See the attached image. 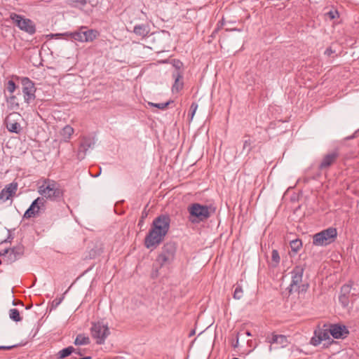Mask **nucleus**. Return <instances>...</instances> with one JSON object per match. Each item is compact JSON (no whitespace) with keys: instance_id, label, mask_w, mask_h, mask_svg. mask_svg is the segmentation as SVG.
<instances>
[{"instance_id":"f257e3e1","label":"nucleus","mask_w":359,"mask_h":359,"mask_svg":"<svg viewBox=\"0 0 359 359\" xmlns=\"http://www.w3.org/2000/svg\"><path fill=\"white\" fill-rule=\"evenodd\" d=\"M170 218L168 215H161L152 222L151 229L144 238L147 249L156 248L164 239L170 229Z\"/></svg>"},{"instance_id":"f03ea898","label":"nucleus","mask_w":359,"mask_h":359,"mask_svg":"<svg viewBox=\"0 0 359 359\" xmlns=\"http://www.w3.org/2000/svg\"><path fill=\"white\" fill-rule=\"evenodd\" d=\"M187 210L189 214V220L192 223H198L208 219L215 212V208L194 203L188 206Z\"/></svg>"},{"instance_id":"7ed1b4c3","label":"nucleus","mask_w":359,"mask_h":359,"mask_svg":"<svg viewBox=\"0 0 359 359\" xmlns=\"http://www.w3.org/2000/svg\"><path fill=\"white\" fill-rule=\"evenodd\" d=\"M39 193L43 197L50 201H57L62 197V191L59 185L53 180H44L43 184L39 186Z\"/></svg>"},{"instance_id":"20e7f679","label":"nucleus","mask_w":359,"mask_h":359,"mask_svg":"<svg viewBox=\"0 0 359 359\" xmlns=\"http://www.w3.org/2000/svg\"><path fill=\"white\" fill-rule=\"evenodd\" d=\"M177 246L173 242H168L161 248V251L156 257V262L161 267L170 265L175 257Z\"/></svg>"},{"instance_id":"39448f33","label":"nucleus","mask_w":359,"mask_h":359,"mask_svg":"<svg viewBox=\"0 0 359 359\" xmlns=\"http://www.w3.org/2000/svg\"><path fill=\"white\" fill-rule=\"evenodd\" d=\"M337 236V229L330 227L316 233L313 237V244L317 246H326L334 242Z\"/></svg>"},{"instance_id":"423d86ee","label":"nucleus","mask_w":359,"mask_h":359,"mask_svg":"<svg viewBox=\"0 0 359 359\" xmlns=\"http://www.w3.org/2000/svg\"><path fill=\"white\" fill-rule=\"evenodd\" d=\"M10 19L20 30L24 31L31 35L36 32V26L32 20L26 18L24 16L15 13H11L10 14Z\"/></svg>"},{"instance_id":"0eeeda50","label":"nucleus","mask_w":359,"mask_h":359,"mask_svg":"<svg viewBox=\"0 0 359 359\" xmlns=\"http://www.w3.org/2000/svg\"><path fill=\"white\" fill-rule=\"evenodd\" d=\"M90 332L97 344H103L110 334L108 326L102 322L93 323Z\"/></svg>"},{"instance_id":"6e6552de","label":"nucleus","mask_w":359,"mask_h":359,"mask_svg":"<svg viewBox=\"0 0 359 359\" xmlns=\"http://www.w3.org/2000/svg\"><path fill=\"white\" fill-rule=\"evenodd\" d=\"M22 85V91L23 93L24 101L27 104L32 102L35 98L36 87L34 83L27 77H23L21 79Z\"/></svg>"},{"instance_id":"1a4fd4ad","label":"nucleus","mask_w":359,"mask_h":359,"mask_svg":"<svg viewBox=\"0 0 359 359\" xmlns=\"http://www.w3.org/2000/svg\"><path fill=\"white\" fill-rule=\"evenodd\" d=\"M304 271V269L302 266H296L292 269L291 272L292 280L288 287L290 293L298 290L299 285L302 281Z\"/></svg>"},{"instance_id":"9d476101","label":"nucleus","mask_w":359,"mask_h":359,"mask_svg":"<svg viewBox=\"0 0 359 359\" xmlns=\"http://www.w3.org/2000/svg\"><path fill=\"white\" fill-rule=\"evenodd\" d=\"M20 118V114L16 112L10 114L5 119L6 128L11 133L19 134L22 130L18 120Z\"/></svg>"},{"instance_id":"9b49d317","label":"nucleus","mask_w":359,"mask_h":359,"mask_svg":"<svg viewBox=\"0 0 359 359\" xmlns=\"http://www.w3.org/2000/svg\"><path fill=\"white\" fill-rule=\"evenodd\" d=\"M95 143L96 140L94 137H83L79 142L78 154L80 156L87 155L88 151L94 149Z\"/></svg>"},{"instance_id":"f8f14e48","label":"nucleus","mask_w":359,"mask_h":359,"mask_svg":"<svg viewBox=\"0 0 359 359\" xmlns=\"http://www.w3.org/2000/svg\"><path fill=\"white\" fill-rule=\"evenodd\" d=\"M44 203V198L38 197L32 203L29 208L25 211L23 218L29 219L36 216V215L39 212L41 208L43 206Z\"/></svg>"},{"instance_id":"ddd939ff","label":"nucleus","mask_w":359,"mask_h":359,"mask_svg":"<svg viewBox=\"0 0 359 359\" xmlns=\"http://www.w3.org/2000/svg\"><path fill=\"white\" fill-rule=\"evenodd\" d=\"M329 332L334 339H344L349 333L345 325L338 324L330 325Z\"/></svg>"},{"instance_id":"4468645a","label":"nucleus","mask_w":359,"mask_h":359,"mask_svg":"<svg viewBox=\"0 0 359 359\" xmlns=\"http://www.w3.org/2000/svg\"><path fill=\"white\" fill-rule=\"evenodd\" d=\"M18 189V184L16 182H11L6 185L0 192V200L6 201L10 198L13 194H15Z\"/></svg>"},{"instance_id":"2eb2a0df","label":"nucleus","mask_w":359,"mask_h":359,"mask_svg":"<svg viewBox=\"0 0 359 359\" xmlns=\"http://www.w3.org/2000/svg\"><path fill=\"white\" fill-rule=\"evenodd\" d=\"M184 72H172V77L174 79V83L172 86V93H179L184 88V82L182 81Z\"/></svg>"},{"instance_id":"dca6fc26","label":"nucleus","mask_w":359,"mask_h":359,"mask_svg":"<svg viewBox=\"0 0 359 359\" xmlns=\"http://www.w3.org/2000/svg\"><path fill=\"white\" fill-rule=\"evenodd\" d=\"M24 252V248L22 245L14 247L11 249L5 250V253H9V259L11 261L14 262L19 259Z\"/></svg>"},{"instance_id":"f3484780","label":"nucleus","mask_w":359,"mask_h":359,"mask_svg":"<svg viewBox=\"0 0 359 359\" xmlns=\"http://www.w3.org/2000/svg\"><path fill=\"white\" fill-rule=\"evenodd\" d=\"M83 29H86V27H81L78 31L72 32H67L63 34H60L59 35L69 36L72 39L79 42H84Z\"/></svg>"},{"instance_id":"a211bd4d","label":"nucleus","mask_w":359,"mask_h":359,"mask_svg":"<svg viewBox=\"0 0 359 359\" xmlns=\"http://www.w3.org/2000/svg\"><path fill=\"white\" fill-rule=\"evenodd\" d=\"M83 32L84 42H92L99 36V32L97 30L88 29L86 27V29H83Z\"/></svg>"},{"instance_id":"6ab92c4d","label":"nucleus","mask_w":359,"mask_h":359,"mask_svg":"<svg viewBox=\"0 0 359 359\" xmlns=\"http://www.w3.org/2000/svg\"><path fill=\"white\" fill-rule=\"evenodd\" d=\"M133 32L140 36L146 37L149 33V27L145 25H136L134 27Z\"/></svg>"},{"instance_id":"aec40b11","label":"nucleus","mask_w":359,"mask_h":359,"mask_svg":"<svg viewBox=\"0 0 359 359\" xmlns=\"http://www.w3.org/2000/svg\"><path fill=\"white\" fill-rule=\"evenodd\" d=\"M5 100L8 106L11 109H19V103L17 102V97L14 95H11L10 96H7L5 95Z\"/></svg>"},{"instance_id":"412c9836","label":"nucleus","mask_w":359,"mask_h":359,"mask_svg":"<svg viewBox=\"0 0 359 359\" xmlns=\"http://www.w3.org/2000/svg\"><path fill=\"white\" fill-rule=\"evenodd\" d=\"M271 342L273 344H278L281 345V346H285L287 344V337L285 335L282 334H273L271 339Z\"/></svg>"},{"instance_id":"4be33fe9","label":"nucleus","mask_w":359,"mask_h":359,"mask_svg":"<svg viewBox=\"0 0 359 359\" xmlns=\"http://www.w3.org/2000/svg\"><path fill=\"white\" fill-rule=\"evenodd\" d=\"M74 343L76 346L88 345L90 343V340L88 336L79 334L76 337Z\"/></svg>"},{"instance_id":"5701e85b","label":"nucleus","mask_w":359,"mask_h":359,"mask_svg":"<svg viewBox=\"0 0 359 359\" xmlns=\"http://www.w3.org/2000/svg\"><path fill=\"white\" fill-rule=\"evenodd\" d=\"M76 351V348H74L73 346H68L67 348H65L62 350H60L57 353V358L59 359H63L69 355H70L72 353Z\"/></svg>"},{"instance_id":"b1692460","label":"nucleus","mask_w":359,"mask_h":359,"mask_svg":"<svg viewBox=\"0 0 359 359\" xmlns=\"http://www.w3.org/2000/svg\"><path fill=\"white\" fill-rule=\"evenodd\" d=\"M73 133L74 128L69 125L65 126L61 131V135L65 141H68Z\"/></svg>"},{"instance_id":"393cba45","label":"nucleus","mask_w":359,"mask_h":359,"mask_svg":"<svg viewBox=\"0 0 359 359\" xmlns=\"http://www.w3.org/2000/svg\"><path fill=\"white\" fill-rule=\"evenodd\" d=\"M9 317L11 320L15 322H19L22 320L20 317V312L16 309H11L9 311Z\"/></svg>"},{"instance_id":"a878e982","label":"nucleus","mask_w":359,"mask_h":359,"mask_svg":"<svg viewBox=\"0 0 359 359\" xmlns=\"http://www.w3.org/2000/svg\"><path fill=\"white\" fill-rule=\"evenodd\" d=\"M290 244L291 250L294 252H297L302 245V243L300 239L292 240L290 241Z\"/></svg>"},{"instance_id":"bb28decb","label":"nucleus","mask_w":359,"mask_h":359,"mask_svg":"<svg viewBox=\"0 0 359 359\" xmlns=\"http://www.w3.org/2000/svg\"><path fill=\"white\" fill-rule=\"evenodd\" d=\"M17 88L18 86L13 80L8 81L6 84V89L11 95L13 94Z\"/></svg>"},{"instance_id":"cd10ccee","label":"nucleus","mask_w":359,"mask_h":359,"mask_svg":"<svg viewBox=\"0 0 359 359\" xmlns=\"http://www.w3.org/2000/svg\"><path fill=\"white\" fill-rule=\"evenodd\" d=\"M172 66L175 67L173 72H184L183 71V63L179 60H172Z\"/></svg>"},{"instance_id":"c85d7f7f","label":"nucleus","mask_w":359,"mask_h":359,"mask_svg":"<svg viewBox=\"0 0 359 359\" xmlns=\"http://www.w3.org/2000/svg\"><path fill=\"white\" fill-rule=\"evenodd\" d=\"M243 290L241 285H237L236 286V288H235V290L233 292V298L235 299H241L243 297Z\"/></svg>"},{"instance_id":"c756f323","label":"nucleus","mask_w":359,"mask_h":359,"mask_svg":"<svg viewBox=\"0 0 359 359\" xmlns=\"http://www.w3.org/2000/svg\"><path fill=\"white\" fill-rule=\"evenodd\" d=\"M172 102V101H168L166 102L163 103H153V102H149V105H151L152 107H156L160 109H165L168 107V106Z\"/></svg>"},{"instance_id":"7c9ffc66","label":"nucleus","mask_w":359,"mask_h":359,"mask_svg":"<svg viewBox=\"0 0 359 359\" xmlns=\"http://www.w3.org/2000/svg\"><path fill=\"white\" fill-rule=\"evenodd\" d=\"M339 301L343 307H346L349 304V296L340 294L339 296Z\"/></svg>"},{"instance_id":"2f4dec72","label":"nucleus","mask_w":359,"mask_h":359,"mask_svg":"<svg viewBox=\"0 0 359 359\" xmlns=\"http://www.w3.org/2000/svg\"><path fill=\"white\" fill-rule=\"evenodd\" d=\"M317 332L320 337L322 338V341L330 339V333L329 330H320Z\"/></svg>"},{"instance_id":"473e14b6","label":"nucleus","mask_w":359,"mask_h":359,"mask_svg":"<svg viewBox=\"0 0 359 359\" xmlns=\"http://www.w3.org/2000/svg\"><path fill=\"white\" fill-rule=\"evenodd\" d=\"M322 342V338L320 337L317 331H315L314 336L311 339V344L315 346L319 345Z\"/></svg>"},{"instance_id":"72a5a7b5","label":"nucleus","mask_w":359,"mask_h":359,"mask_svg":"<svg viewBox=\"0 0 359 359\" xmlns=\"http://www.w3.org/2000/svg\"><path fill=\"white\" fill-rule=\"evenodd\" d=\"M68 291H69V289H68V290H67L64 292V294H63V295H62V297H57V298H55V299L53 301V302H52V307H53V308H56V307H57V306H58L62 303V302L63 301V299H64V298H65V295L67 293V292H68Z\"/></svg>"},{"instance_id":"f704fd0d","label":"nucleus","mask_w":359,"mask_h":359,"mask_svg":"<svg viewBox=\"0 0 359 359\" xmlns=\"http://www.w3.org/2000/svg\"><path fill=\"white\" fill-rule=\"evenodd\" d=\"M271 259L275 263V266H277L280 260L279 253L277 250H273L271 252Z\"/></svg>"},{"instance_id":"c9c22d12","label":"nucleus","mask_w":359,"mask_h":359,"mask_svg":"<svg viewBox=\"0 0 359 359\" xmlns=\"http://www.w3.org/2000/svg\"><path fill=\"white\" fill-rule=\"evenodd\" d=\"M351 290L350 284H345L341 287L340 294H344L349 296Z\"/></svg>"},{"instance_id":"e433bc0d","label":"nucleus","mask_w":359,"mask_h":359,"mask_svg":"<svg viewBox=\"0 0 359 359\" xmlns=\"http://www.w3.org/2000/svg\"><path fill=\"white\" fill-rule=\"evenodd\" d=\"M325 15L330 20H334L339 17V13L337 10H331L327 12Z\"/></svg>"},{"instance_id":"4c0bfd02","label":"nucleus","mask_w":359,"mask_h":359,"mask_svg":"<svg viewBox=\"0 0 359 359\" xmlns=\"http://www.w3.org/2000/svg\"><path fill=\"white\" fill-rule=\"evenodd\" d=\"M334 158H324L323 161L320 163V168L321 169L329 167L334 162Z\"/></svg>"},{"instance_id":"58836bf2","label":"nucleus","mask_w":359,"mask_h":359,"mask_svg":"<svg viewBox=\"0 0 359 359\" xmlns=\"http://www.w3.org/2000/svg\"><path fill=\"white\" fill-rule=\"evenodd\" d=\"M69 4L73 6H76L77 5L85 6L86 4V0H67Z\"/></svg>"},{"instance_id":"ea45409f","label":"nucleus","mask_w":359,"mask_h":359,"mask_svg":"<svg viewBox=\"0 0 359 359\" xmlns=\"http://www.w3.org/2000/svg\"><path fill=\"white\" fill-rule=\"evenodd\" d=\"M198 108V104L196 103V102H193L191 104V107H190V116H191V119L193 118L195 113H196V111Z\"/></svg>"},{"instance_id":"a19ab883","label":"nucleus","mask_w":359,"mask_h":359,"mask_svg":"<svg viewBox=\"0 0 359 359\" xmlns=\"http://www.w3.org/2000/svg\"><path fill=\"white\" fill-rule=\"evenodd\" d=\"M358 135H359V129L355 130L353 135H351L350 136H348V137H346L344 139V141L350 140L356 138V137H358Z\"/></svg>"},{"instance_id":"79ce46f5","label":"nucleus","mask_w":359,"mask_h":359,"mask_svg":"<svg viewBox=\"0 0 359 359\" xmlns=\"http://www.w3.org/2000/svg\"><path fill=\"white\" fill-rule=\"evenodd\" d=\"M351 154L354 156L353 157H357V155H359V144L354 147V149L351 151Z\"/></svg>"},{"instance_id":"37998d69","label":"nucleus","mask_w":359,"mask_h":359,"mask_svg":"<svg viewBox=\"0 0 359 359\" xmlns=\"http://www.w3.org/2000/svg\"><path fill=\"white\" fill-rule=\"evenodd\" d=\"M225 20L224 18H223L220 21H219L218 24H217V28L213 32L212 34L217 32V31L222 27L225 25Z\"/></svg>"},{"instance_id":"c03bdc74","label":"nucleus","mask_w":359,"mask_h":359,"mask_svg":"<svg viewBox=\"0 0 359 359\" xmlns=\"http://www.w3.org/2000/svg\"><path fill=\"white\" fill-rule=\"evenodd\" d=\"M18 345H12V346H0V350H11Z\"/></svg>"},{"instance_id":"a18cd8bd","label":"nucleus","mask_w":359,"mask_h":359,"mask_svg":"<svg viewBox=\"0 0 359 359\" xmlns=\"http://www.w3.org/2000/svg\"><path fill=\"white\" fill-rule=\"evenodd\" d=\"M241 335V334L238 333V334H237V337H236V341L232 343V346H233L234 348L238 347V341H239V337H240Z\"/></svg>"},{"instance_id":"49530a36","label":"nucleus","mask_w":359,"mask_h":359,"mask_svg":"<svg viewBox=\"0 0 359 359\" xmlns=\"http://www.w3.org/2000/svg\"><path fill=\"white\" fill-rule=\"evenodd\" d=\"M334 53V51L332 50V49L331 48H327L325 50V55H327V56H330L331 55V54H332Z\"/></svg>"},{"instance_id":"de8ad7c7","label":"nucleus","mask_w":359,"mask_h":359,"mask_svg":"<svg viewBox=\"0 0 359 359\" xmlns=\"http://www.w3.org/2000/svg\"><path fill=\"white\" fill-rule=\"evenodd\" d=\"M337 155H338L337 154H334V153L327 154L324 157H327V158L337 157Z\"/></svg>"},{"instance_id":"09e8293b","label":"nucleus","mask_w":359,"mask_h":359,"mask_svg":"<svg viewBox=\"0 0 359 359\" xmlns=\"http://www.w3.org/2000/svg\"><path fill=\"white\" fill-rule=\"evenodd\" d=\"M247 147H249L248 150H250V143L248 140H245L243 144V148L245 149Z\"/></svg>"},{"instance_id":"8fccbe9b","label":"nucleus","mask_w":359,"mask_h":359,"mask_svg":"<svg viewBox=\"0 0 359 359\" xmlns=\"http://www.w3.org/2000/svg\"><path fill=\"white\" fill-rule=\"evenodd\" d=\"M244 334H245L246 336H248V337H249V336H251V333H250V332H249V331H246V332H244Z\"/></svg>"},{"instance_id":"3c124183","label":"nucleus","mask_w":359,"mask_h":359,"mask_svg":"<svg viewBox=\"0 0 359 359\" xmlns=\"http://www.w3.org/2000/svg\"><path fill=\"white\" fill-rule=\"evenodd\" d=\"M143 223V220L141 219L140 221H139V223H138V225H141Z\"/></svg>"},{"instance_id":"603ef678","label":"nucleus","mask_w":359,"mask_h":359,"mask_svg":"<svg viewBox=\"0 0 359 359\" xmlns=\"http://www.w3.org/2000/svg\"><path fill=\"white\" fill-rule=\"evenodd\" d=\"M195 334V331H194V330H193V331H191V333H190L189 336H192V335H193V334Z\"/></svg>"},{"instance_id":"864d4df0","label":"nucleus","mask_w":359,"mask_h":359,"mask_svg":"<svg viewBox=\"0 0 359 359\" xmlns=\"http://www.w3.org/2000/svg\"><path fill=\"white\" fill-rule=\"evenodd\" d=\"M74 353H78L79 355H82V353L80 351H77L76 350V351Z\"/></svg>"},{"instance_id":"5fc2aeb1","label":"nucleus","mask_w":359,"mask_h":359,"mask_svg":"<svg viewBox=\"0 0 359 359\" xmlns=\"http://www.w3.org/2000/svg\"><path fill=\"white\" fill-rule=\"evenodd\" d=\"M147 216V214H145V215H142V219L144 220V218Z\"/></svg>"},{"instance_id":"6e6d98bb","label":"nucleus","mask_w":359,"mask_h":359,"mask_svg":"<svg viewBox=\"0 0 359 359\" xmlns=\"http://www.w3.org/2000/svg\"><path fill=\"white\" fill-rule=\"evenodd\" d=\"M232 359H239L238 358H233Z\"/></svg>"}]
</instances>
